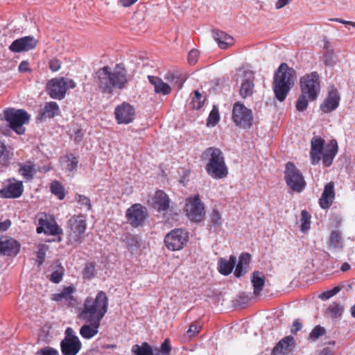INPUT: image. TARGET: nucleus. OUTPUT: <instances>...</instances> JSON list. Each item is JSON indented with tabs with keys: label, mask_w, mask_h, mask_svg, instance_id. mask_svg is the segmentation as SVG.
I'll use <instances>...</instances> for the list:
<instances>
[{
	"label": "nucleus",
	"mask_w": 355,
	"mask_h": 355,
	"mask_svg": "<svg viewBox=\"0 0 355 355\" xmlns=\"http://www.w3.org/2000/svg\"><path fill=\"white\" fill-rule=\"evenodd\" d=\"M96 74L98 87L103 94H112L114 89H123L129 81L127 69L122 64H116L113 70L105 66Z\"/></svg>",
	"instance_id": "obj_1"
},
{
	"label": "nucleus",
	"mask_w": 355,
	"mask_h": 355,
	"mask_svg": "<svg viewBox=\"0 0 355 355\" xmlns=\"http://www.w3.org/2000/svg\"><path fill=\"white\" fill-rule=\"evenodd\" d=\"M108 304V297L103 291H98L95 297L87 296L78 309V318L101 321L107 312Z\"/></svg>",
	"instance_id": "obj_2"
},
{
	"label": "nucleus",
	"mask_w": 355,
	"mask_h": 355,
	"mask_svg": "<svg viewBox=\"0 0 355 355\" xmlns=\"http://www.w3.org/2000/svg\"><path fill=\"white\" fill-rule=\"evenodd\" d=\"M300 94L296 101V109L299 112L304 111L309 101H315L319 94L320 83L319 75L316 71L306 74L300 79Z\"/></svg>",
	"instance_id": "obj_3"
},
{
	"label": "nucleus",
	"mask_w": 355,
	"mask_h": 355,
	"mask_svg": "<svg viewBox=\"0 0 355 355\" xmlns=\"http://www.w3.org/2000/svg\"><path fill=\"white\" fill-rule=\"evenodd\" d=\"M296 72L294 69L282 63L275 71L272 81V89L275 98L283 102L294 85Z\"/></svg>",
	"instance_id": "obj_4"
},
{
	"label": "nucleus",
	"mask_w": 355,
	"mask_h": 355,
	"mask_svg": "<svg viewBox=\"0 0 355 355\" xmlns=\"http://www.w3.org/2000/svg\"><path fill=\"white\" fill-rule=\"evenodd\" d=\"M201 158L207 160L205 169L210 177L219 180L227 176L228 168L220 149L216 147H209L202 152Z\"/></svg>",
	"instance_id": "obj_5"
},
{
	"label": "nucleus",
	"mask_w": 355,
	"mask_h": 355,
	"mask_svg": "<svg viewBox=\"0 0 355 355\" xmlns=\"http://www.w3.org/2000/svg\"><path fill=\"white\" fill-rule=\"evenodd\" d=\"M4 119L8 122L10 128L17 135H24L26 128L30 121V115L22 109L8 108L4 110Z\"/></svg>",
	"instance_id": "obj_6"
},
{
	"label": "nucleus",
	"mask_w": 355,
	"mask_h": 355,
	"mask_svg": "<svg viewBox=\"0 0 355 355\" xmlns=\"http://www.w3.org/2000/svg\"><path fill=\"white\" fill-rule=\"evenodd\" d=\"M76 86L72 80L64 77L54 78L48 81L46 92L51 98L62 100L65 97L69 89H73Z\"/></svg>",
	"instance_id": "obj_7"
},
{
	"label": "nucleus",
	"mask_w": 355,
	"mask_h": 355,
	"mask_svg": "<svg viewBox=\"0 0 355 355\" xmlns=\"http://www.w3.org/2000/svg\"><path fill=\"white\" fill-rule=\"evenodd\" d=\"M232 119L236 126L243 130L250 129L254 121L252 111L243 103L236 102L233 105Z\"/></svg>",
	"instance_id": "obj_8"
},
{
	"label": "nucleus",
	"mask_w": 355,
	"mask_h": 355,
	"mask_svg": "<svg viewBox=\"0 0 355 355\" xmlns=\"http://www.w3.org/2000/svg\"><path fill=\"white\" fill-rule=\"evenodd\" d=\"M284 179L287 186L293 191L300 193L306 187V182L301 171L291 162L286 164Z\"/></svg>",
	"instance_id": "obj_9"
},
{
	"label": "nucleus",
	"mask_w": 355,
	"mask_h": 355,
	"mask_svg": "<svg viewBox=\"0 0 355 355\" xmlns=\"http://www.w3.org/2000/svg\"><path fill=\"white\" fill-rule=\"evenodd\" d=\"M67 236L71 243L80 242L87 229L86 216L83 214L72 216L67 222Z\"/></svg>",
	"instance_id": "obj_10"
},
{
	"label": "nucleus",
	"mask_w": 355,
	"mask_h": 355,
	"mask_svg": "<svg viewBox=\"0 0 355 355\" xmlns=\"http://www.w3.org/2000/svg\"><path fill=\"white\" fill-rule=\"evenodd\" d=\"M189 241V233L183 229H174L164 238L166 247L171 251L182 250Z\"/></svg>",
	"instance_id": "obj_11"
},
{
	"label": "nucleus",
	"mask_w": 355,
	"mask_h": 355,
	"mask_svg": "<svg viewBox=\"0 0 355 355\" xmlns=\"http://www.w3.org/2000/svg\"><path fill=\"white\" fill-rule=\"evenodd\" d=\"M148 216L147 209L141 204H134L125 211L128 223L135 228L143 225Z\"/></svg>",
	"instance_id": "obj_12"
},
{
	"label": "nucleus",
	"mask_w": 355,
	"mask_h": 355,
	"mask_svg": "<svg viewBox=\"0 0 355 355\" xmlns=\"http://www.w3.org/2000/svg\"><path fill=\"white\" fill-rule=\"evenodd\" d=\"M185 211L187 217L192 221L200 222L205 217V207L198 195L187 200Z\"/></svg>",
	"instance_id": "obj_13"
},
{
	"label": "nucleus",
	"mask_w": 355,
	"mask_h": 355,
	"mask_svg": "<svg viewBox=\"0 0 355 355\" xmlns=\"http://www.w3.org/2000/svg\"><path fill=\"white\" fill-rule=\"evenodd\" d=\"M135 109L130 103L123 102L114 109V116L118 124L131 123L135 118Z\"/></svg>",
	"instance_id": "obj_14"
},
{
	"label": "nucleus",
	"mask_w": 355,
	"mask_h": 355,
	"mask_svg": "<svg viewBox=\"0 0 355 355\" xmlns=\"http://www.w3.org/2000/svg\"><path fill=\"white\" fill-rule=\"evenodd\" d=\"M75 291L76 288L73 286H65L60 292L52 294L51 300L56 302L62 306L73 307L76 304V298L73 296Z\"/></svg>",
	"instance_id": "obj_15"
},
{
	"label": "nucleus",
	"mask_w": 355,
	"mask_h": 355,
	"mask_svg": "<svg viewBox=\"0 0 355 355\" xmlns=\"http://www.w3.org/2000/svg\"><path fill=\"white\" fill-rule=\"evenodd\" d=\"M37 44L38 40L33 36H25L14 40L9 49L14 53L26 52L35 49Z\"/></svg>",
	"instance_id": "obj_16"
},
{
	"label": "nucleus",
	"mask_w": 355,
	"mask_h": 355,
	"mask_svg": "<svg viewBox=\"0 0 355 355\" xmlns=\"http://www.w3.org/2000/svg\"><path fill=\"white\" fill-rule=\"evenodd\" d=\"M42 232L46 234L55 236L60 234L62 232V230L55 220L50 221L46 214H42L39 215L38 217L37 233L41 234Z\"/></svg>",
	"instance_id": "obj_17"
},
{
	"label": "nucleus",
	"mask_w": 355,
	"mask_h": 355,
	"mask_svg": "<svg viewBox=\"0 0 355 355\" xmlns=\"http://www.w3.org/2000/svg\"><path fill=\"white\" fill-rule=\"evenodd\" d=\"M21 245L15 239L3 236L0 237V254L15 257L19 252Z\"/></svg>",
	"instance_id": "obj_18"
},
{
	"label": "nucleus",
	"mask_w": 355,
	"mask_h": 355,
	"mask_svg": "<svg viewBox=\"0 0 355 355\" xmlns=\"http://www.w3.org/2000/svg\"><path fill=\"white\" fill-rule=\"evenodd\" d=\"M340 95L336 88L331 87L329 89L328 95L320 104V110L324 113L335 110L339 105Z\"/></svg>",
	"instance_id": "obj_19"
},
{
	"label": "nucleus",
	"mask_w": 355,
	"mask_h": 355,
	"mask_svg": "<svg viewBox=\"0 0 355 355\" xmlns=\"http://www.w3.org/2000/svg\"><path fill=\"white\" fill-rule=\"evenodd\" d=\"M295 341L292 336L281 339L272 350L271 355H287L293 350Z\"/></svg>",
	"instance_id": "obj_20"
},
{
	"label": "nucleus",
	"mask_w": 355,
	"mask_h": 355,
	"mask_svg": "<svg viewBox=\"0 0 355 355\" xmlns=\"http://www.w3.org/2000/svg\"><path fill=\"white\" fill-rule=\"evenodd\" d=\"M85 322L80 329V334L85 339H91L98 333L101 321L92 319H80Z\"/></svg>",
	"instance_id": "obj_21"
},
{
	"label": "nucleus",
	"mask_w": 355,
	"mask_h": 355,
	"mask_svg": "<svg viewBox=\"0 0 355 355\" xmlns=\"http://www.w3.org/2000/svg\"><path fill=\"white\" fill-rule=\"evenodd\" d=\"M23 191V182L15 181L0 189V196L3 198H17L22 195Z\"/></svg>",
	"instance_id": "obj_22"
},
{
	"label": "nucleus",
	"mask_w": 355,
	"mask_h": 355,
	"mask_svg": "<svg viewBox=\"0 0 355 355\" xmlns=\"http://www.w3.org/2000/svg\"><path fill=\"white\" fill-rule=\"evenodd\" d=\"M60 113V109L58 104L55 101L46 102L40 109L37 119L43 121L46 119H53L58 116Z\"/></svg>",
	"instance_id": "obj_23"
},
{
	"label": "nucleus",
	"mask_w": 355,
	"mask_h": 355,
	"mask_svg": "<svg viewBox=\"0 0 355 355\" xmlns=\"http://www.w3.org/2000/svg\"><path fill=\"white\" fill-rule=\"evenodd\" d=\"M335 198L334 183L330 182L324 186L323 193L319 199V205L323 209L329 208Z\"/></svg>",
	"instance_id": "obj_24"
},
{
	"label": "nucleus",
	"mask_w": 355,
	"mask_h": 355,
	"mask_svg": "<svg viewBox=\"0 0 355 355\" xmlns=\"http://www.w3.org/2000/svg\"><path fill=\"white\" fill-rule=\"evenodd\" d=\"M82 347L80 340L64 338L60 343L62 355H76Z\"/></svg>",
	"instance_id": "obj_25"
},
{
	"label": "nucleus",
	"mask_w": 355,
	"mask_h": 355,
	"mask_svg": "<svg viewBox=\"0 0 355 355\" xmlns=\"http://www.w3.org/2000/svg\"><path fill=\"white\" fill-rule=\"evenodd\" d=\"M324 144V140L320 137H314L311 141L310 156L312 164H318L321 157L322 150Z\"/></svg>",
	"instance_id": "obj_26"
},
{
	"label": "nucleus",
	"mask_w": 355,
	"mask_h": 355,
	"mask_svg": "<svg viewBox=\"0 0 355 355\" xmlns=\"http://www.w3.org/2000/svg\"><path fill=\"white\" fill-rule=\"evenodd\" d=\"M251 261V255L248 252H243L239 255V262L234 270V275L236 277H241L245 275L250 269Z\"/></svg>",
	"instance_id": "obj_27"
},
{
	"label": "nucleus",
	"mask_w": 355,
	"mask_h": 355,
	"mask_svg": "<svg viewBox=\"0 0 355 355\" xmlns=\"http://www.w3.org/2000/svg\"><path fill=\"white\" fill-rule=\"evenodd\" d=\"M338 149L337 141L336 139L331 140L322 156V162L325 166L329 167L331 165L338 153Z\"/></svg>",
	"instance_id": "obj_28"
},
{
	"label": "nucleus",
	"mask_w": 355,
	"mask_h": 355,
	"mask_svg": "<svg viewBox=\"0 0 355 355\" xmlns=\"http://www.w3.org/2000/svg\"><path fill=\"white\" fill-rule=\"evenodd\" d=\"M153 204L159 211H166L169 208L170 199L168 195L162 190L157 191L153 197Z\"/></svg>",
	"instance_id": "obj_29"
},
{
	"label": "nucleus",
	"mask_w": 355,
	"mask_h": 355,
	"mask_svg": "<svg viewBox=\"0 0 355 355\" xmlns=\"http://www.w3.org/2000/svg\"><path fill=\"white\" fill-rule=\"evenodd\" d=\"M266 282L265 275L259 270H255L252 273L251 283L253 286V293L258 296L262 291Z\"/></svg>",
	"instance_id": "obj_30"
},
{
	"label": "nucleus",
	"mask_w": 355,
	"mask_h": 355,
	"mask_svg": "<svg viewBox=\"0 0 355 355\" xmlns=\"http://www.w3.org/2000/svg\"><path fill=\"white\" fill-rule=\"evenodd\" d=\"M19 173L26 182L31 181L37 171L35 164L31 161L25 163H19Z\"/></svg>",
	"instance_id": "obj_31"
},
{
	"label": "nucleus",
	"mask_w": 355,
	"mask_h": 355,
	"mask_svg": "<svg viewBox=\"0 0 355 355\" xmlns=\"http://www.w3.org/2000/svg\"><path fill=\"white\" fill-rule=\"evenodd\" d=\"M148 80L154 86L155 92L168 95L171 92V87L164 83L160 78L153 76H148Z\"/></svg>",
	"instance_id": "obj_32"
},
{
	"label": "nucleus",
	"mask_w": 355,
	"mask_h": 355,
	"mask_svg": "<svg viewBox=\"0 0 355 355\" xmlns=\"http://www.w3.org/2000/svg\"><path fill=\"white\" fill-rule=\"evenodd\" d=\"M236 258L234 255H231L229 260L225 258H220L218 262V269L220 274L224 275H230L235 266Z\"/></svg>",
	"instance_id": "obj_33"
},
{
	"label": "nucleus",
	"mask_w": 355,
	"mask_h": 355,
	"mask_svg": "<svg viewBox=\"0 0 355 355\" xmlns=\"http://www.w3.org/2000/svg\"><path fill=\"white\" fill-rule=\"evenodd\" d=\"M329 248L341 250L343 248V239L339 230H332L329 238Z\"/></svg>",
	"instance_id": "obj_34"
},
{
	"label": "nucleus",
	"mask_w": 355,
	"mask_h": 355,
	"mask_svg": "<svg viewBox=\"0 0 355 355\" xmlns=\"http://www.w3.org/2000/svg\"><path fill=\"white\" fill-rule=\"evenodd\" d=\"M214 38L219 47L223 49H227L234 43L233 37L223 31L214 32Z\"/></svg>",
	"instance_id": "obj_35"
},
{
	"label": "nucleus",
	"mask_w": 355,
	"mask_h": 355,
	"mask_svg": "<svg viewBox=\"0 0 355 355\" xmlns=\"http://www.w3.org/2000/svg\"><path fill=\"white\" fill-rule=\"evenodd\" d=\"M222 225V216L220 211L218 209H213L211 213L209 215V230L216 232Z\"/></svg>",
	"instance_id": "obj_36"
},
{
	"label": "nucleus",
	"mask_w": 355,
	"mask_h": 355,
	"mask_svg": "<svg viewBox=\"0 0 355 355\" xmlns=\"http://www.w3.org/2000/svg\"><path fill=\"white\" fill-rule=\"evenodd\" d=\"M13 156V153L10 151L5 144L0 141V165L8 166Z\"/></svg>",
	"instance_id": "obj_37"
},
{
	"label": "nucleus",
	"mask_w": 355,
	"mask_h": 355,
	"mask_svg": "<svg viewBox=\"0 0 355 355\" xmlns=\"http://www.w3.org/2000/svg\"><path fill=\"white\" fill-rule=\"evenodd\" d=\"M132 352L134 355H153L151 346L146 342L142 343L141 345H133Z\"/></svg>",
	"instance_id": "obj_38"
},
{
	"label": "nucleus",
	"mask_w": 355,
	"mask_h": 355,
	"mask_svg": "<svg viewBox=\"0 0 355 355\" xmlns=\"http://www.w3.org/2000/svg\"><path fill=\"white\" fill-rule=\"evenodd\" d=\"M50 189L51 193L57 196L59 200H63L65 198V189L59 181H53Z\"/></svg>",
	"instance_id": "obj_39"
},
{
	"label": "nucleus",
	"mask_w": 355,
	"mask_h": 355,
	"mask_svg": "<svg viewBox=\"0 0 355 355\" xmlns=\"http://www.w3.org/2000/svg\"><path fill=\"white\" fill-rule=\"evenodd\" d=\"M254 83L249 79L245 80L241 86L240 95L242 98H245L250 96L253 94Z\"/></svg>",
	"instance_id": "obj_40"
},
{
	"label": "nucleus",
	"mask_w": 355,
	"mask_h": 355,
	"mask_svg": "<svg viewBox=\"0 0 355 355\" xmlns=\"http://www.w3.org/2000/svg\"><path fill=\"white\" fill-rule=\"evenodd\" d=\"M49 250V246L45 244H40L37 252L36 262L38 267L41 266L45 261L46 252Z\"/></svg>",
	"instance_id": "obj_41"
},
{
	"label": "nucleus",
	"mask_w": 355,
	"mask_h": 355,
	"mask_svg": "<svg viewBox=\"0 0 355 355\" xmlns=\"http://www.w3.org/2000/svg\"><path fill=\"white\" fill-rule=\"evenodd\" d=\"M328 311L332 318H337L342 315L343 307L339 303L333 302L328 307Z\"/></svg>",
	"instance_id": "obj_42"
},
{
	"label": "nucleus",
	"mask_w": 355,
	"mask_h": 355,
	"mask_svg": "<svg viewBox=\"0 0 355 355\" xmlns=\"http://www.w3.org/2000/svg\"><path fill=\"white\" fill-rule=\"evenodd\" d=\"M123 240L128 248L138 247L139 245V237L130 233L125 234Z\"/></svg>",
	"instance_id": "obj_43"
},
{
	"label": "nucleus",
	"mask_w": 355,
	"mask_h": 355,
	"mask_svg": "<svg viewBox=\"0 0 355 355\" xmlns=\"http://www.w3.org/2000/svg\"><path fill=\"white\" fill-rule=\"evenodd\" d=\"M326 334V329L320 325H316L311 331L309 335V340L315 341L318 340L320 336H324Z\"/></svg>",
	"instance_id": "obj_44"
},
{
	"label": "nucleus",
	"mask_w": 355,
	"mask_h": 355,
	"mask_svg": "<svg viewBox=\"0 0 355 355\" xmlns=\"http://www.w3.org/2000/svg\"><path fill=\"white\" fill-rule=\"evenodd\" d=\"M311 215L306 210H302L301 213V230L306 232L310 228Z\"/></svg>",
	"instance_id": "obj_45"
},
{
	"label": "nucleus",
	"mask_w": 355,
	"mask_h": 355,
	"mask_svg": "<svg viewBox=\"0 0 355 355\" xmlns=\"http://www.w3.org/2000/svg\"><path fill=\"white\" fill-rule=\"evenodd\" d=\"M64 268L60 265L56 266V270L52 272L51 275L50 280L55 283H60L64 275Z\"/></svg>",
	"instance_id": "obj_46"
},
{
	"label": "nucleus",
	"mask_w": 355,
	"mask_h": 355,
	"mask_svg": "<svg viewBox=\"0 0 355 355\" xmlns=\"http://www.w3.org/2000/svg\"><path fill=\"white\" fill-rule=\"evenodd\" d=\"M195 96L192 98L191 105L193 109L199 110L202 107L204 101L202 100V96L199 91L194 92Z\"/></svg>",
	"instance_id": "obj_47"
},
{
	"label": "nucleus",
	"mask_w": 355,
	"mask_h": 355,
	"mask_svg": "<svg viewBox=\"0 0 355 355\" xmlns=\"http://www.w3.org/2000/svg\"><path fill=\"white\" fill-rule=\"evenodd\" d=\"M75 199L81 207L86 208L87 210L92 209L91 201L88 197L77 193Z\"/></svg>",
	"instance_id": "obj_48"
},
{
	"label": "nucleus",
	"mask_w": 355,
	"mask_h": 355,
	"mask_svg": "<svg viewBox=\"0 0 355 355\" xmlns=\"http://www.w3.org/2000/svg\"><path fill=\"white\" fill-rule=\"evenodd\" d=\"M83 275L85 279H91L95 275V264L93 263H88L86 264Z\"/></svg>",
	"instance_id": "obj_49"
},
{
	"label": "nucleus",
	"mask_w": 355,
	"mask_h": 355,
	"mask_svg": "<svg viewBox=\"0 0 355 355\" xmlns=\"http://www.w3.org/2000/svg\"><path fill=\"white\" fill-rule=\"evenodd\" d=\"M171 351L169 338H166L161 345L160 349L155 355H169Z\"/></svg>",
	"instance_id": "obj_50"
},
{
	"label": "nucleus",
	"mask_w": 355,
	"mask_h": 355,
	"mask_svg": "<svg viewBox=\"0 0 355 355\" xmlns=\"http://www.w3.org/2000/svg\"><path fill=\"white\" fill-rule=\"evenodd\" d=\"M220 116L219 112L217 109H213L209 113L208 119H207V125H211L212 126L216 125L219 121Z\"/></svg>",
	"instance_id": "obj_51"
},
{
	"label": "nucleus",
	"mask_w": 355,
	"mask_h": 355,
	"mask_svg": "<svg viewBox=\"0 0 355 355\" xmlns=\"http://www.w3.org/2000/svg\"><path fill=\"white\" fill-rule=\"evenodd\" d=\"M69 164H67V169L70 171H73L76 169L78 164V161L76 157L73 154H70L67 156Z\"/></svg>",
	"instance_id": "obj_52"
},
{
	"label": "nucleus",
	"mask_w": 355,
	"mask_h": 355,
	"mask_svg": "<svg viewBox=\"0 0 355 355\" xmlns=\"http://www.w3.org/2000/svg\"><path fill=\"white\" fill-rule=\"evenodd\" d=\"M61 64L62 62L56 58H53L49 61V69L53 72H55L60 70L61 68Z\"/></svg>",
	"instance_id": "obj_53"
},
{
	"label": "nucleus",
	"mask_w": 355,
	"mask_h": 355,
	"mask_svg": "<svg viewBox=\"0 0 355 355\" xmlns=\"http://www.w3.org/2000/svg\"><path fill=\"white\" fill-rule=\"evenodd\" d=\"M36 355H59V352L51 347H45L39 349Z\"/></svg>",
	"instance_id": "obj_54"
},
{
	"label": "nucleus",
	"mask_w": 355,
	"mask_h": 355,
	"mask_svg": "<svg viewBox=\"0 0 355 355\" xmlns=\"http://www.w3.org/2000/svg\"><path fill=\"white\" fill-rule=\"evenodd\" d=\"M199 57V51L196 49H192L189 51L188 55V62L193 65L195 64L198 59Z\"/></svg>",
	"instance_id": "obj_55"
},
{
	"label": "nucleus",
	"mask_w": 355,
	"mask_h": 355,
	"mask_svg": "<svg viewBox=\"0 0 355 355\" xmlns=\"http://www.w3.org/2000/svg\"><path fill=\"white\" fill-rule=\"evenodd\" d=\"M200 326L198 325L197 324L193 323L190 325L187 333L190 336H195L200 331Z\"/></svg>",
	"instance_id": "obj_56"
},
{
	"label": "nucleus",
	"mask_w": 355,
	"mask_h": 355,
	"mask_svg": "<svg viewBox=\"0 0 355 355\" xmlns=\"http://www.w3.org/2000/svg\"><path fill=\"white\" fill-rule=\"evenodd\" d=\"M64 338H68L69 340L75 338L76 340H79L78 337L75 335L74 331L71 327H67L66 329Z\"/></svg>",
	"instance_id": "obj_57"
},
{
	"label": "nucleus",
	"mask_w": 355,
	"mask_h": 355,
	"mask_svg": "<svg viewBox=\"0 0 355 355\" xmlns=\"http://www.w3.org/2000/svg\"><path fill=\"white\" fill-rule=\"evenodd\" d=\"M302 324L300 322L299 320L297 319L293 322V325L291 328V331L292 334H295L298 331H300L302 329Z\"/></svg>",
	"instance_id": "obj_58"
},
{
	"label": "nucleus",
	"mask_w": 355,
	"mask_h": 355,
	"mask_svg": "<svg viewBox=\"0 0 355 355\" xmlns=\"http://www.w3.org/2000/svg\"><path fill=\"white\" fill-rule=\"evenodd\" d=\"M19 71L22 73L31 71L28 62L25 60L22 61L19 65Z\"/></svg>",
	"instance_id": "obj_59"
},
{
	"label": "nucleus",
	"mask_w": 355,
	"mask_h": 355,
	"mask_svg": "<svg viewBox=\"0 0 355 355\" xmlns=\"http://www.w3.org/2000/svg\"><path fill=\"white\" fill-rule=\"evenodd\" d=\"M138 0H118V3L123 7H130L135 4Z\"/></svg>",
	"instance_id": "obj_60"
},
{
	"label": "nucleus",
	"mask_w": 355,
	"mask_h": 355,
	"mask_svg": "<svg viewBox=\"0 0 355 355\" xmlns=\"http://www.w3.org/2000/svg\"><path fill=\"white\" fill-rule=\"evenodd\" d=\"M11 223L9 220H6L3 222H0V231H6L10 227Z\"/></svg>",
	"instance_id": "obj_61"
},
{
	"label": "nucleus",
	"mask_w": 355,
	"mask_h": 355,
	"mask_svg": "<svg viewBox=\"0 0 355 355\" xmlns=\"http://www.w3.org/2000/svg\"><path fill=\"white\" fill-rule=\"evenodd\" d=\"M291 0H278L276 3L275 8L277 9H280L287 5Z\"/></svg>",
	"instance_id": "obj_62"
},
{
	"label": "nucleus",
	"mask_w": 355,
	"mask_h": 355,
	"mask_svg": "<svg viewBox=\"0 0 355 355\" xmlns=\"http://www.w3.org/2000/svg\"><path fill=\"white\" fill-rule=\"evenodd\" d=\"M350 268H351V266L347 262H345L342 264V266L340 267V270L342 272H347V271L349 270Z\"/></svg>",
	"instance_id": "obj_63"
},
{
	"label": "nucleus",
	"mask_w": 355,
	"mask_h": 355,
	"mask_svg": "<svg viewBox=\"0 0 355 355\" xmlns=\"http://www.w3.org/2000/svg\"><path fill=\"white\" fill-rule=\"evenodd\" d=\"M320 298L323 300H328L329 298L331 297L332 295L331 294L329 293V291H326V292H324L322 293L321 295H320Z\"/></svg>",
	"instance_id": "obj_64"
}]
</instances>
